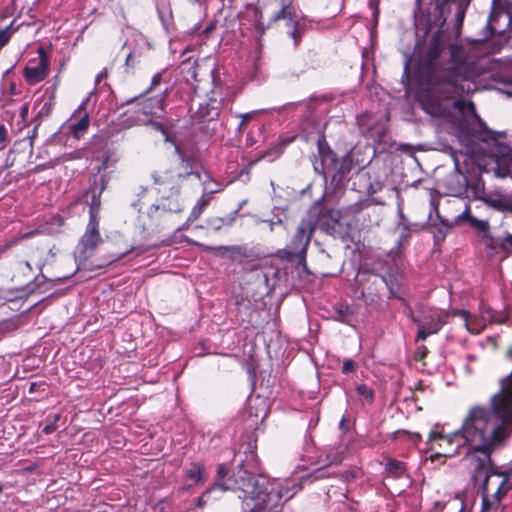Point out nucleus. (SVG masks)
<instances>
[{
    "label": "nucleus",
    "mask_w": 512,
    "mask_h": 512,
    "mask_svg": "<svg viewBox=\"0 0 512 512\" xmlns=\"http://www.w3.org/2000/svg\"><path fill=\"white\" fill-rule=\"evenodd\" d=\"M500 389L489 405L475 404L465 415L459 429L444 435L432 431L428 443L437 444L447 457L464 455L470 479H481L489 468L492 452L509 437L512 430V370L499 381Z\"/></svg>",
    "instance_id": "1"
},
{
    "label": "nucleus",
    "mask_w": 512,
    "mask_h": 512,
    "mask_svg": "<svg viewBox=\"0 0 512 512\" xmlns=\"http://www.w3.org/2000/svg\"><path fill=\"white\" fill-rule=\"evenodd\" d=\"M412 58L427 78L428 89L417 95L420 107L427 114L445 117L449 112L446 101L476 90L477 61L464 46L452 43L450 33L443 27L418 41Z\"/></svg>",
    "instance_id": "2"
},
{
    "label": "nucleus",
    "mask_w": 512,
    "mask_h": 512,
    "mask_svg": "<svg viewBox=\"0 0 512 512\" xmlns=\"http://www.w3.org/2000/svg\"><path fill=\"white\" fill-rule=\"evenodd\" d=\"M245 461L247 464L240 463L237 472L233 477L228 478L226 477L228 475V467L226 464H219L214 485L198 497L197 506L201 508L206 503L210 493L215 489L240 491L238 497L246 499L247 493L255 492V486L267 483V478L264 475H254V471L258 469V457L254 451H249L246 454Z\"/></svg>",
    "instance_id": "3"
},
{
    "label": "nucleus",
    "mask_w": 512,
    "mask_h": 512,
    "mask_svg": "<svg viewBox=\"0 0 512 512\" xmlns=\"http://www.w3.org/2000/svg\"><path fill=\"white\" fill-rule=\"evenodd\" d=\"M301 489L302 484L296 478L273 481L267 479V483L255 486V492L247 493V498L242 500L254 502L249 512H279L283 503Z\"/></svg>",
    "instance_id": "4"
},
{
    "label": "nucleus",
    "mask_w": 512,
    "mask_h": 512,
    "mask_svg": "<svg viewBox=\"0 0 512 512\" xmlns=\"http://www.w3.org/2000/svg\"><path fill=\"white\" fill-rule=\"evenodd\" d=\"M471 481L482 495L481 512H512L502 504L503 497L511 489L509 479L494 471L492 464L485 469L481 479H471Z\"/></svg>",
    "instance_id": "5"
},
{
    "label": "nucleus",
    "mask_w": 512,
    "mask_h": 512,
    "mask_svg": "<svg viewBox=\"0 0 512 512\" xmlns=\"http://www.w3.org/2000/svg\"><path fill=\"white\" fill-rule=\"evenodd\" d=\"M318 223L317 216L309 212L303 217L290 242L284 248V257L288 260L297 259L305 264L307 248Z\"/></svg>",
    "instance_id": "6"
},
{
    "label": "nucleus",
    "mask_w": 512,
    "mask_h": 512,
    "mask_svg": "<svg viewBox=\"0 0 512 512\" xmlns=\"http://www.w3.org/2000/svg\"><path fill=\"white\" fill-rule=\"evenodd\" d=\"M319 154L321 159L314 162V169L317 173L327 175L331 170L334 171L332 181L340 180L346 173L350 172L353 167L351 153H346L340 160L336 158V154L327 148L319 145Z\"/></svg>",
    "instance_id": "7"
},
{
    "label": "nucleus",
    "mask_w": 512,
    "mask_h": 512,
    "mask_svg": "<svg viewBox=\"0 0 512 512\" xmlns=\"http://www.w3.org/2000/svg\"><path fill=\"white\" fill-rule=\"evenodd\" d=\"M445 313L437 308L422 309L418 315H412V321L417 325L416 341H425L427 337L437 334L445 324Z\"/></svg>",
    "instance_id": "8"
},
{
    "label": "nucleus",
    "mask_w": 512,
    "mask_h": 512,
    "mask_svg": "<svg viewBox=\"0 0 512 512\" xmlns=\"http://www.w3.org/2000/svg\"><path fill=\"white\" fill-rule=\"evenodd\" d=\"M94 96L95 93L90 92L74 110L70 119L63 125V129L74 139H81L88 131L90 118L87 106Z\"/></svg>",
    "instance_id": "9"
},
{
    "label": "nucleus",
    "mask_w": 512,
    "mask_h": 512,
    "mask_svg": "<svg viewBox=\"0 0 512 512\" xmlns=\"http://www.w3.org/2000/svg\"><path fill=\"white\" fill-rule=\"evenodd\" d=\"M188 175H195L198 179H200V174L198 172H189L186 173L185 175L178 174L176 179V176L170 170L155 171L152 173V179L154 185L156 186V190L159 194H170L171 196H179L180 186L178 183V179L182 177L184 178Z\"/></svg>",
    "instance_id": "10"
},
{
    "label": "nucleus",
    "mask_w": 512,
    "mask_h": 512,
    "mask_svg": "<svg viewBox=\"0 0 512 512\" xmlns=\"http://www.w3.org/2000/svg\"><path fill=\"white\" fill-rule=\"evenodd\" d=\"M101 242L99 221L89 220L85 232L77 245L79 259L86 260Z\"/></svg>",
    "instance_id": "11"
},
{
    "label": "nucleus",
    "mask_w": 512,
    "mask_h": 512,
    "mask_svg": "<svg viewBox=\"0 0 512 512\" xmlns=\"http://www.w3.org/2000/svg\"><path fill=\"white\" fill-rule=\"evenodd\" d=\"M170 93V88L166 87L160 94L144 99L141 105V111L146 116L162 117L165 113L166 99Z\"/></svg>",
    "instance_id": "12"
},
{
    "label": "nucleus",
    "mask_w": 512,
    "mask_h": 512,
    "mask_svg": "<svg viewBox=\"0 0 512 512\" xmlns=\"http://www.w3.org/2000/svg\"><path fill=\"white\" fill-rule=\"evenodd\" d=\"M293 0H280V10L277 11L272 17L273 21H278L281 19H286L287 25L292 30L289 31L290 36L293 38L295 45L300 41V36L296 29L297 20L294 7L292 6Z\"/></svg>",
    "instance_id": "13"
},
{
    "label": "nucleus",
    "mask_w": 512,
    "mask_h": 512,
    "mask_svg": "<svg viewBox=\"0 0 512 512\" xmlns=\"http://www.w3.org/2000/svg\"><path fill=\"white\" fill-rule=\"evenodd\" d=\"M183 209L179 196L166 194L162 196L159 204L152 205L148 210V216L151 219H159L164 212L178 213Z\"/></svg>",
    "instance_id": "14"
},
{
    "label": "nucleus",
    "mask_w": 512,
    "mask_h": 512,
    "mask_svg": "<svg viewBox=\"0 0 512 512\" xmlns=\"http://www.w3.org/2000/svg\"><path fill=\"white\" fill-rule=\"evenodd\" d=\"M40 57L35 65L29 64L25 70L24 75L29 83H38L45 79L49 70L48 58L44 55L43 49L39 50Z\"/></svg>",
    "instance_id": "15"
},
{
    "label": "nucleus",
    "mask_w": 512,
    "mask_h": 512,
    "mask_svg": "<svg viewBox=\"0 0 512 512\" xmlns=\"http://www.w3.org/2000/svg\"><path fill=\"white\" fill-rule=\"evenodd\" d=\"M429 221L435 227L434 239L435 241H443L449 232L451 226L439 214L438 203L434 200L430 202V215Z\"/></svg>",
    "instance_id": "16"
},
{
    "label": "nucleus",
    "mask_w": 512,
    "mask_h": 512,
    "mask_svg": "<svg viewBox=\"0 0 512 512\" xmlns=\"http://www.w3.org/2000/svg\"><path fill=\"white\" fill-rule=\"evenodd\" d=\"M220 191L221 188L208 190V187L205 185V191L192 208L187 221L194 222L196 219H198L199 216L202 214L203 210L205 209V207H207L211 200L213 199V195Z\"/></svg>",
    "instance_id": "17"
},
{
    "label": "nucleus",
    "mask_w": 512,
    "mask_h": 512,
    "mask_svg": "<svg viewBox=\"0 0 512 512\" xmlns=\"http://www.w3.org/2000/svg\"><path fill=\"white\" fill-rule=\"evenodd\" d=\"M184 474L187 479L195 484L203 483L207 478L205 467L199 462L191 463L189 467L185 468Z\"/></svg>",
    "instance_id": "18"
},
{
    "label": "nucleus",
    "mask_w": 512,
    "mask_h": 512,
    "mask_svg": "<svg viewBox=\"0 0 512 512\" xmlns=\"http://www.w3.org/2000/svg\"><path fill=\"white\" fill-rule=\"evenodd\" d=\"M406 470V464L394 458H389L385 464V472L393 478H401Z\"/></svg>",
    "instance_id": "19"
},
{
    "label": "nucleus",
    "mask_w": 512,
    "mask_h": 512,
    "mask_svg": "<svg viewBox=\"0 0 512 512\" xmlns=\"http://www.w3.org/2000/svg\"><path fill=\"white\" fill-rule=\"evenodd\" d=\"M237 211L226 217H211L207 219V225L214 231H219L223 226H231L235 221Z\"/></svg>",
    "instance_id": "20"
},
{
    "label": "nucleus",
    "mask_w": 512,
    "mask_h": 512,
    "mask_svg": "<svg viewBox=\"0 0 512 512\" xmlns=\"http://www.w3.org/2000/svg\"><path fill=\"white\" fill-rule=\"evenodd\" d=\"M453 107L457 109L461 113H469L471 116L475 117L481 124H483L482 120L476 113L475 105L472 101H465L462 99H456L453 102Z\"/></svg>",
    "instance_id": "21"
},
{
    "label": "nucleus",
    "mask_w": 512,
    "mask_h": 512,
    "mask_svg": "<svg viewBox=\"0 0 512 512\" xmlns=\"http://www.w3.org/2000/svg\"><path fill=\"white\" fill-rule=\"evenodd\" d=\"M470 211V206L466 205L464 211L455 218V223L469 221L472 226L483 229L486 226V222L478 220L475 217H473Z\"/></svg>",
    "instance_id": "22"
},
{
    "label": "nucleus",
    "mask_w": 512,
    "mask_h": 512,
    "mask_svg": "<svg viewBox=\"0 0 512 512\" xmlns=\"http://www.w3.org/2000/svg\"><path fill=\"white\" fill-rule=\"evenodd\" d=\"M104 187L100 189V191L96 194L93 193L91 198V203L89 205V220H98L99 221V210L101 206V193Z\"/></svg>",
    "instance_id": "23"
},
{
    "label": "nucleus",
    "mask_w": 512,
    "mask_h": 512,
    "mask_svg": "<svg viewBox=\"0 0 512 512\" xmlns=\"http://www.w3.org/2000/svg\"><path fill=\"white\" fill-rule=\"evenodd\" d=\"M456 2L457 0H431L435 11L439 14V17L442 18L443 24L446 21V14L450 12L449 4Z\"/></svg>",
    "instance_id": "24"
},
{
    "label": "nucleus",
    "mask_w": 512,
    "mask_h": 512,
    "mask_svg": "<svg viewBox=\"0 0 512 512\" xmlns=\"http://www.w3.org/2000/svg\"><path fill=\"white\" fill-rule=\"evenodd\" d=\"M379 278L381 282L385 283L386 287L389 290L388 298L391 299L397 297V293L399 291V283L396 277L392 275H380Z\"/></svg>",
    "instance_id": "25"
},
{
    "label": "nucleus",
    "mask_w": 512,
    "mask_h": 512,
    "mask_svg": "<svg viewBox=\"0 0 512 512\" xmlns=\"http://www.w3.org/2000/svg\"><path fill=\"white\" fill-rule=\"evenodd\" d=\"M404 436L405 439L410 442L413 446H417L422 440V436L418 432H410L408 430L400 429L393 433V439H398Z\"/></svg>",
    "instance_id": "26"
},
{
    "label": "nucleus",
    "mask_w": 512,
    "mask_h": 512,
    "mask_svg": "<svg viewBox=\"0 0 512 512\" xmlns=\"http://www.w3.org/2000/svg\"><path fill=\"white\" fill-rule=\"evenodd\" d=\"M337 316L335 319L341 323L350 325L351 324V316L353 314V309L349 305H340L336 308Z\"/></svg>",
    "instance_id": "27"
},
{
    "label": "nucleus",
    "mask_w": 512,
    "mask_h": 512,
    "mask_svg": "<svg viewBox=\"0 0 512 512\" xmlns=\"http://www.w3.org/2000/svg\"><path fill=\"white\" fill-rule=\"evenodd\" d=\"M356 392L358 395L366 401L368 404H372L375 400V391L372 387L366 384H359L356 386Z\"/></svg>",
    "instance_id": "28"
},
{
    "label": "nucleus",
    "mask_w": 512,
    "mask_h": 512,
    "mask_svg": "<svg viewBox=\"0 0 512 512\" xmlns=\"http://www.w3.org/2000/svg\"><path fill=\"white\" fill-rule=\"evenodd\" d=\"M13 24L14 21L0 29V50L9 43L12 35L16 32L17 29L14 28Z\"/></svg>",
    "instance_id": "29"
},
{
    "label": "nucleus",
    "mask_w": 512,
    "mask_h": 512,
    "mask_svg": "<svg viewBox=\"0 0 512 512\" xmlns=\"http://www.w3.org/2000/svg\"><path fill=\"white\" fill-rule=\"evenodd\" d=\"M267 415H268V409L266 407L265 402L263 400H261L260 404L257 405V411L254 415V418L251 420V422H252L251 426L254 425L257 427L259 424H261L264 421V419L267 417Z\"/></svg>",
    "instance_id": "30"
},
{
    "label": "nucleus",
    "mask_w": 512,
    "mask_h": 512,
    "mask_svg": "<svg viewBox=\"0 0 512 512\" xmlns=\"http://www.w3.org/2000/svg\"><path fill=\"white\" fill-rule=\"evenodd\" d=\"M465 7L459 3L457 5V11H456V16H455V36L456 37H459L460 35V30L462 28V25H463V22H464V18H465Z\"/></svg>",
    "instance_id": "31"
},
{
    "label": "nucleus",
    "mask_w": 512,
    "mask_h": 512,
    "mask_svg": "<svg viewBox=\"0 0 512 512\" xmlns=\"http://www.w3.org/2000/svg\"><path fill=\"white\" fill-rule=\"evenodd\" d=\"M139 123L140 121L135 116L125 114L119 118L117 126L119 129H129Z\"/></svg>",
    "instance_id": "32"
},
{
    "label": "nucleus",
    "mask_w": 512,
    "mask_h": 512,
    "mask_svg": "<svg viewBox=\"0 0 512 512\" xmlns=\"http://www.w3.org/2000/svg\"><path fill=\"white\" fill-rule=\"evenodd\" d=\"M399 222H398V228L402 229L403 233L401 235V240L406 239L409 236L410 233V223L403 214L402 210L399 209Z\"/></svg>",
    "instance_id": "33"
},
{
    "label": "nucleus",
    "mask_w": 512,
    "mask_h": 512,
    "mask_svg": "<svg viewBox=\"0 0 512 512\" xmlns=\"http://www.w3.org/2000/svg\"><path fill=\"white\" fill-rule=\"evenodd\" d=\"M422 1L423 0H416L415 1V8L413 11V17H414V24L416 28L418 29L421 25V18L424 14L423 8H422Z\"/></svg>",
    "instance_id": "34"
},
{
    "label": "nucleus",
    "mask_w": 512,
    "mask_h": 512,
    "mask_svg": "<svg viewBox=\"0 0 512 512\" xmlns=\"http://www.w3.org/2000/svg\"><path fill=\"white\" fill-rule=\"evenodd\" d=\"M164 74H165V70L156 73L152 77L151 83H150L149 87L147 88V90L145 91V94H148V93L154 91L161 84V82L163 81Z\"/></svg>",
    "instance_id": "35"
},
{
    "label": "nucleus",
    "mask_w": 512,
    "mask_h": 512,
    "mask_svg": "<svg viewBox=\"0 0 512 512\" xmlns=\"http://www.w3.org/2000/svg\"><path fill=\"white\" fill-rule=\"evenodd\" d=\"M359 298L362 299L366 305L377 304L380 300V296L378 293H373L367 296L364 289L360 291Z\"/></svg>",
    "instance_id": "36"
},
{
    "label": "nucleus",
    "mask_w": 512,
    "mask_h": 512,
    "mask_svg": "<svg viewBox=\"0 0 512 512\" xmlns=\"http://www.w3.org/2000/svg\"><path fill=\"white\" fill-rule=\"evenodd\" d=\"M463 316H464L465 325H466V328L468 331H470L471 333H475V334H478L481 332L482 327L474 325V323L471 319V315L468 312L464 311Z\"/></svg>",
    "instance_id": "37"
},
{
    "label": "nucleus",
    "mask_w": 512,
    "mask_h": 512,
    "mask_svg": "<svg viewBox=\"0 0 512 512\" xmlns=\"http://www.w3.org/2000/svg\"><path fill=\"white\" fill-rule=\"evenodd\" d=\"M257 113H258V111H251V112H247V113L237 114L236 116L241 118V122L239 123V125L237 127L238 132L241 133L244 129L246 122L250 121L254 117V115H256Z\"/></svg>",
    "instance_id": "38"
},
{
    "label": "nucleus",
    "mask_w": 512,
    "mask_h": 512,
    "mask_svg": "<svg viewBox=\"0 0 512 512\" xmlns=\"http://www.w3.org/2000/svg\"><path fill=\"white\" fill-rule=\"evenodd\" d=\"M344 458L343 452L341 451H332L329 454H327V462L329 465H337L342 462Z\"/></svg>",
    "instance_id": "39"
},
{
    "label": "nucleus",
    "mask_w": 512,
    "mask_h": 512,
    "mask_svg": "<svg viewBox=\"0 0 512 512\" xmlns=\"http://www.w3.org/2000/svg\"><path fill=\"white\" fill-rule=\"evenodd\" d=\"M138 59H139V55L136 54L135 51H130L127 56H126V60H125V67L127 70H131V69H134L136 63L138 62Z\"/></svg>",
    "instance_id": "40"
},
{
    "label": "nucleus",
    "mask_w": 512,
    "mask_h": 512,
    "mask_svg": "<svg viewBox=\"0 0 512 512\" xmlns=\"http://www.w3.org/2000/svg\"><path fill=\"white\" fill-rule=\"evenodd\" d=\"M217 114L218 113L216 111H209L208 108L205 106H200L197 110V115L203 119H213L214 116H217Z\"/></svg>",
    "instance_id": "41"
},
{
    "label": "nucleus",
    "mask_w": 512,
    "mask_h": 512,
    "mask_svg": "<svg viewBox=\"0 0 512 512\" xmlns=\"http://www.w3.org/2000/svg\"><path fill=\"white\" fill-rule=\"evenodd\" d=\"M356 362L352 359H346L342 366V373L349 374L351 372H354L356 370Z\"/></svg>",
    "instance_id": "42"
},
{
    "label": "nucleus",
    "mask_w": 512,
    "mask_h": 512,
    "mask_svg": "<svg viewBox=\"0 0 512 512\" xmlns=\"http://www.w3.org/2000/svg\"><path fill=\"white\" fill-rule=\"evenodd\" d=\"M7 145V129L1 124L0 125V150L4 149Z\"/></svg>",
    "instance_id": "43"
},
{
    "label": "nucleus",
    "mask_w": 512,
    "mask_h": 512,
    "mask_svg": "<svg viewBox=\"0 0 512 512\" xmlns=\"http://www.w3.org/2000/svg\"><path fill=\"white\" fill-rule=\"evenodd\" d=\"M326 469L325 468H319L313 471V473L309 476L311 478V481L318 480L327 477Z\"/></svg>",
    "instance_id": "44"
},
{
    "label": "nucleus",
    "mask_w": 512,
    "mask_h": 512,
    "mask_svg": "<svg viewBox=\"0 0 512 512\" xmlns=\"http://www.w3.org/2000/svg\"><path fill=\"white\" fill-rule=\"evenodd\" d=\"M382 183L377 181L375 183H370L369 187H368V193L370 195L374 194V193H377L378 191H380L382 189Z\"/></svg>",
    "instance_id": "45"
},
{
    "label": "nucleus",
    "mask_w": 512,
    "mask_h": 512,
    "mask_svg": "<svg viewBox=\"0 0 512 512\" xmlns=\"http://www.w3.org/2000/svg\"><path fill=\"white\" fill-rule=\"evenodd\" d=\"M108 76V73H107V70L106 69H103L102 71H100L96 78H95V84L98 85L100 83V81H102L103 79H106Z\"/></svg>",
    "instance_id": "46"
},
{
    "label": "nucleus",
    "mask_w": 512,
    "mask_h": 512,
    "mask_svg": "<svg viewBox=\"0 0 512 512\" xmlns=\"http://www.w3.org/2000/svg\"><path fill=\"white\" fill-rule=\"evenodd\" d=\"M56 429V423H51V424H48L46 425L44 428H43V433L45 434H51L52 432H54Z\"/></svg>",
    "instance_id": "47"
},
{
    "label": "nucleus",
    "mask_w": 512,
    "mask_h": 512,
    "mask_svg": "<svg viewBox=\"0 0 512 512\" xmlns=\"http://www.w3.org/2000/svg\"><path fill=\"white\" fill-rule=\"evenodd\" d=\"M445 507H446V504H445V503H442V502H435V504H434V508H433V511H434V512L442 511Z\"/></svg>",
    "instance_id": "48"
},
{
    "label": "nucleus",
    "mask_w": 512,
    "mask_h": 512,
    "mask_svg": "<svg viewBox=\"0 0 512 512\" xmlns=\"http://www.w3.org/2000/svg\"><path fill=\"white\" fill-rule=\"evenodd\" d=\"M134 250L135 249H131L130 251L120 254L117 258H114V259H111L110 261H108L107 264H111V263L115 262L116 260H120V259L124 258L128 253L133 252Z\"/></svg>",
    "instance_id": "49"
},
{
    "label": "nucleus",
    "mask_w": 512,
    "mask_h": 512,
    "mask_svg": "<svg viewBox=\"0 0 512 512\" xmlns=\"http://www.w3.org/2000/svg\"><path fill=\"white\" fill-rule=\"evenodd\" d=\"M203 185L204 186L206 185L208 187V190L209 189H217V188H221V190L223 189L221 184L220 183H216V182L214 183V186H212V187H210V182H206V181L203 182Z\"/></svg>",
    "instance_id": "50"
},
{
    "label": "nucleus",
    "mask_w": 512,
    "mask_h": 512,
    "mask_svg": "<svg viewBox=\"0 0 512 512\" xmlns=\"http://www.w3.org/2000/svg\"><path fill=\"white\" fill-rule=\"evenodd\" d=\"M339 426H340V429H342V430H346L347 429L345 417H342Z\"/></svg>",
    "instance_id": "51"
},
{
    "label": "nucleus",
    "mask_w": 512,
    "mask_h": 512,
    "mask_svg": "<svg viewBox=\"0 0 512 512\" xmlns=\"http://www.w3.org/2000/svg\"><path fill=\"white\" fill-rule=\"evenodd\" d=\"M409 64H410V60L408 59V60H406L405 65H404V76L408 75Z\"/></svg>",
    "instance_id": "52"
},
{
    "label": "nucleus",
    "mask_w": 512,
    "mask_h": 512,
    "mask_svg": "<svg viewBox=\"0 0 512 512\" xmlns=\"http://www.w3.org/2000/svg\"><path fill=\"white\" fill-rule=\"evenodd\" d=\"M54 220L57 222L59 227H61L63 225V223H64L63 218L60 217V216L55 217Z\"/></svg>",
    "instance_id": "53"
},
{
    "label": "nucleus",
    "mask_w": 512,
    "mask_h": 512,
    "mask_svg": "<svg viewBox=\"0 0 512 512\" xmlns=\"http://www.w3.org/2000/svg\"><path fill=\"white\" fill-rule=\"evenodd\" d=\"M44 110L46 111V113H49V111H50V104H49V105H48V104H45V105L42 107V110H41V112H40V113H43V112H44Z\"/></svg>",
    "instance_id": "54"
},
{
    "label": "nucleus",
    "mask_w": 512,
    "mask_h": 512,
    "mask_svg": "<svg viewBox=\"0 0 512 512\" xmlns=\"http://www.w3.org/2000/svg\"><path fill=\"white\" fill-rule=\"evenodd\" d=\"M252 409H253V405H252V403H250V404L248 405V413H249V415H250V417H251V418L253 417V415H252Z\"/></svg>",
    "instance_id": "55"
},
{
    "label": "nucleus",
    "mask_w": 512,
    "mask_h": 512,
    "mask_svg": "<svg viewBox=\"0 0 512 512\" xmlns=\"http://www.w3.org/2000/svg\"><path fill=\"white\" fill-rule=\"evenodd\" d=\"M35 386H36V383H31L29 391L33 392L35 390Z\"/></svg>",
    "instance_id": "56"
},
{
    "label": "nucleus",
    "mask_w": 512,
    "mask_h": 512,
    "mask_svg": "<svg viewBox=\"0 0 512 512\" xmlns=\"http://www.w3.org/2000/svg\"><path fill=\"white\" fill-rule=\"evenodd\" d=\"M507 241L512 246V235L508 236Z\"/></svg>",
    "instance_id": "57"
},
{
    "label": "nucleus",
    "mask_w": 512,
    "mask_h": 512,
    "mask_svg": "<svg viewBox=\"0 0 512 512\" xmlns=\"http://www.w3.org/2000/svg\"><path fill=\"white\" fill-rule=\"evenodd\" d=\"M502 0H492L493 6H495L497 3L501 2Z\"/></svg>",
    "instance_id": "58"
},
{
    "label": "nucleus",
    "mask_w": 512,
    "mask_h": 512,
    "mask_svg": "<svg viewBox=\"0 0 512 512\" xmlns=\"http://www.w3.org/2000/svg\"><path fill=\"white\" fill-rule=\"evenodd\" d=\"M225 249H229V248H228V247H226ZM230 249H231V250H233V251H235V250H237V249H239V248H238V247H236V246H233V247H231Z\"/></svg>",
    "instance_id": "59"
},
{
    "label": "nucleus",
    "mask_w": 512,
    "mask_h": 512,
    "mask_svg": "<svg viewBox=\"0 0 512 512\" xmlns=\"http://www.w3.org/2000/svg\"><path fill=\"white\" fill-rule=\"evenodd\" d=\"M142 252H143V250H138V251H137V253H136V255H139V254H141Z\"/></svg>",
    "instance_id": "60"
},
{
    "label": "nucleus",
    "mask_w": 512,
    "mask_h": 512,
    "mask_svg": "<svg viewBox=\"0 0 512 512\" xmlns=\"http://www.w3.org/2000/svg\"><path fill=\"white\" fill-rule=\"evenodd\" d=\"M377 15H378V10H375L374 17H377Z\"/></svg>",
    "instance_id": "61"
},
{
    "label": "nucleus",
    "mask_w": 512,
    "mask_h": 512,
    "mask_svg": "<svg viewBox=\"0 0 512 512\" xmlns=\"http://www.w3.org/2000/svg\"><path fill=\"white\" fill-rule=\"evenodd\" d=\"M35 134H36V131H33V133H31V136L35 137Z\"/></svg>",
    "instance_id": "62"
},
{
    "label": "nucleus",
    "mask_w": 512,
    "mask_h": 512,
    "mask_svg": "<svg viewBox=\"0 0 512 512\" xmlns=\"http://www.w3.org/2000/svg\"><path fill=\"white\" fill-rule=\"evenodd\" d=\"M35 134H36V131H33V133H31V136L35 137Z\"/></svg>",
    "instance_id": "63"
},
{
    "label": "nucleus",
    "mask_w": 512,
    "mask_h": 512,
    "mask_svg": "<svg viewBox=\"0 0 512 512\" xmlns=\"http://www.w3.org/2000/svg\"><path fill=\"white\" fill-rule=\"evenodd\" d=\"M35 134H36V131H33V133H31V136L35 137Z\"/></svg>",
    "instance_id": "64"
}]
</instances>
